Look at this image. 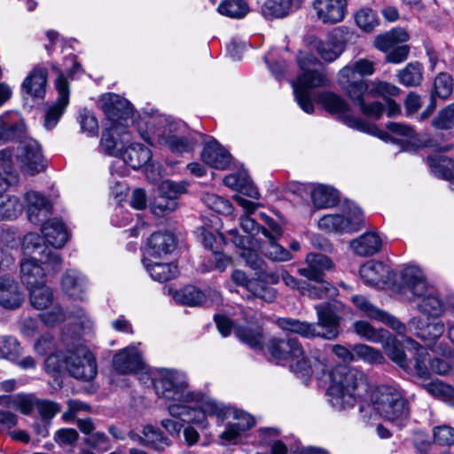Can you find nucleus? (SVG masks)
I'll return each instance as SVG.
<instances>
[{
	"label": "nucleus",
	"instance_id": "f257e3e1",
	"mask_svg": "<svg viewBox=\"0 0 454 454\" xmlns=\"http://www.w3.org/2000/svg\"><path fill=\"white\" fill-rule=\"evenodd\" d=\"M402 283L395 286L396 293L411 296L409 301L415 309L428 319L439 318L445 311V304L438 291L429 286L420 269L413 266L404 268L401 271Z\"/></svg>",
	"mask_w": 454,
	"mask_h": 454
},
{
	"label": "nucleus",
	"instance_id": "f03ea898",
	"mask_svg": "<svg viewBox=\"0 0 454 454\" xmlns=\"http://www.w3.org/2000/svg\"><path fill=\"white\" fill-rule=\"evenodd\" d=\"M330 380L329 402L339 411L353 407L369 388L365 374L356 368L336 366L330 373Z\"/></svg>",
	"mask_w": 454,
	"mask_h": 454
},
{
	"label": "nucleus",
	"instance_id": "7ed1b4c3",
	"mask_svg": "<svg viewBox=\"0 0 454 454\" xmlns=\"http://www.w3.org/2000/svg\"><path fill=\"white\" fill-rule=\"evenodd\" d=\"M317 315V323H309L290 317H281L277 325L284 331L291 332L306 339L321 337L333 340L340 333V317L335 307L331 303L315 306Z\"/></svg>",
	"mask_w": 454,
	"mask_h": 454
},
{
	"label": "nucleus",
	"instance_id": "20e7f679",
	"mask_svg": "<svg viewBox=\"0 0 454 454\" xmlns=\"http://www.w3.org/2000/svg\"><path fill=\"white\" fill-rule=\"evenodd\" d=\"M297 62L301 70L296 81L292 82L295 99L300 107L307 114L314 112L311 90L313 88L325 86L326 79L318 72L317 67L321 62L311 53L300 51L297 56Z\"/></svg>",
	"mask_w": 454,
	"mask_h": 454
},
{
	"label": "nucleus",
	"instance_id": "39448f33",
	"mask_svg": "<svg viewBox=\"0 0 454 454\" xmlns=\"http://www.w3.org/2000/svg\"><path fill=\"white\" fill-rule=\"evenodd\" d=\"M371 403L375 411L385 419L397 426L410 416V404L404 391L397 385H380L370 395Z\"/></svg>",
	"mask_w": 454,
	"mask_h": 454
},
{
	"label": "nucleus",
	"instance_id": "423d86ee",
	"mask_svg": "<svg viewBox=\"0 0 454 454\" xmlns=\"http://www.w3.org/2000/svg\"><path fill=\"white\" fill-rule=\"evenodd\" d=\"M153 384L157 395L166 400L193 403L200 397L199 393L188 389L186 374L176 369H157L153 377Z\"/></svg>",
	"mask_w": 454,
	"mask_h": 454
},
{
	"label": "nucleus",
	"instance_id": "0eeeda50",
	"mask_svg": "<svg viewBox=\"0 0 454 454\" xmlns=\"http://www.w3.org/2000/svg\"><path fill=\"white\" fill-rule=\"evenodd\" d=\"M160 128L157 132L158 143L166 146L174 153L193 151L197 139L190 131L186 123L170 117H161Z\"/></svg>",
	"mask_w": 454,
	"mask_h": 454
},
{
	"label": "nucleus",
	"instance_id": "6e6552de",
	"mask_svg": "<svg viewBox=\"0 0 454 454\" xmlns=\"http://www.w3.org/2000/svg\"><path fill=\"white\" fill-rule=\"evenodd\" d=\"M62 266V259L57 252L44 248L37 261L35 258H23L20 262V278L27 289L45 282L46 271L56 273Z\"/></svg>",
	"mask_w": 454,
	"mask_h": 454
},
{
	"label": "nucleus",
	"instance_id": "1a4fd4ad",
	"mask_svg": "<svg viewBox=\"0 0 454 454\" xmlns=\"http://www.w3.org/2000/svg\"><path fill=\"white\" fill-rule=\"evenodd\" d=\"M377 62L373 59L360 58L340 69L337 83L344 94H356L367 91L370 81L362 77L372 76L377 70Z\"/></svg>",
	"mask_w": 454,
	"mask_h": 454
},
{
	"label": "nucleus",
	"instance_id": "9d476101",
	"mask_svg": "<svg viewBox=\"0 0 454 454\" xmlns=\"http://www.w3.org/2000/svg\"><path fill=\"white\" fill-rule=\"evenodd\" d=\"M267 348L274 359L288 363L294 372H306L309 367L303 346L295 337L272 338L269 340Z\"/></svg>",
	"mask_w": 454,
	"mask_h": 454
},
{
	"label": "nucleus",
	"instance_id": "9b49d317",
	"mask_svg": "<svg viewBox=\"0 0 454 454\" xmlns=\"http://www.w3.org/2000/svg\"><path fill=\"white\" fill-rule=\"evenodd\" d=\"M64 364L66 369L74 378L84 381L91 380L98 372L94 355L80 342L68 348L64 357Z\"/></svg>",
	"mask_w": 454,
	"mask_h": 454
},
{
	"label": "nucleus",
	"instance_id": "f8f14e48",
	"mask_svg": "<svg viewBox=\"0 0 454 454\" xmlns=\"http://www.w3.org/2000/svg\"><path fill=\"white\" fill-rule=\"evenodd\" d=\"M318 103L331 114H336L349 128L368 133L375 129L368 122L350 114L349 104L339 94L325 91L318 95Z\"/></svg>",
	"mask_w": 454,
	"mask_h": 454
},
{
	"label": "nucleus",
	"instance_id": "ddd939ff",
	"mask_svg": "<svg viewBox=\"0 0 454 454\" xmlns=\"http://www.w3.org/2000/svg\"><path fill=\"white\" fill-rule=\"evenodd\" d=\"M364 222V215L361 209L350 205L341 214L325 215L318 220V227L321 230L337 232L348 233L358 231Z\"/></svg>",
	"mask_w": 454,
	"mask_h": 454
},
{
	"label": "nucleus",
	"instance_id": "4468645a",
	"mask_svg": "<svg viewBox=\"0 0 454 454\" xmlns=\"http://www.w3.org/2000/svg\"><path fill=\"white\" fill-rule=\"evenodd\" d=\"M360 277L367 286L384 288L390 287L396 293L395 286L402 283L401 275L398 278L395 277L390 268L382 262L371 260L364 263L360 268Z\"/></svg>",
	"mask_w": 454,
	"mask_h": 454
},
{
	"label": "nucleus",
	"instance_id": "2eb2a0df",
	"mask_svg": "<svg viewBox=\"0 0 454 454\" xmlns=\"http://www.w3.org/2000/svg\"><path fill=\"white\" fill-rule=\"evenodd\" d=\"M202 411L209 416H215L218 423L225 420H232L234 425L243 433L250 429L254 425V420L248 413L237 410L233 407L226 406L214 399H208L203 402Z\"/></svg>",
	"mask_w": 454,
	"mask_h": 454
},
{
	"label": "nucleus",
	"instance_id": "dca6fc26",
	"mask_svg": "<svg viewBox=\"0 0 454 454\" xmlns=\"http://www.w3.org/2000/svg\"><path fill=\"white\" fill-rule=\"evenodd\" d=\"M131 140L130 133L123 125L111 124L103 131L99 147L104 153L121 158L126 145Z\"/></svg>",
	"mask_w": 454,
	"mask_h": 454
},
{
	"label": "nucleus",
	"instance_id": "f3484780",
	"mask_svg": "<svg viewBox=\"0 0 454 454\" xmlns=\"http://www.w3.org/2000/svg\"><path fill=\"white\" fill-rule=\"evenodd\" d=\"M17 160L21 170L29 176H34L44 168L41 147L34 139L23 141L19 145Z\"/></svg>",
	"mask_w": 454,
	"mask_h": 454
},
{
	"label": "nucleus",
	"instance_id": "a211bd4d",
	"mask_svg": "<svg viewBox=\"0 0 454 454\" xmlns=\"http://www.w3.org/2000/svg\"><path fill=\"white\" fill-rule=\"evenodd\" d=\"M351 301L364 317L386 325L399 334H403L405 332V325L398 318L374 306L365 296L354 295Z\"/></svg>",
	"mask_w": 454,
	"mask_h": 454
},
{
	"label": "nucleus",
	"instance_id": "6ab92c4d",
	"mask_svg": "<svg viewBox=\"0 0 454 454\" xmlns=\"http://www.w3.org/2000/svg\"><path fill=\"white\" fill-rule=\"evenodd\" d=\"M101 108L112 124H119L120 121H127L133 115V107L130 103L114 93L103 95ZM120 125H122L120 122Z\"/></svg>",
	"mask_w": 454,
	"mask_h": 454
},
{
	"label": "nucleus",
	"instance_id": "aec40b11",
	"mask_svg": "<svg viewBox=\"0 0 454 454\" xmlns=\"http://www.w3.org/2000/svg\"><path fill=\"white\" fill-rule=\"evenodd\" d=\"M347 0H314L312 7L318 20L324 24L341 22L347 12Z\"/></svg>",
	"mask_w": 454,
	"mask_h": 454
},
{
	"label": "nucleus",
	"instance_id": "412c9836",
	"mask_svg": "<svg viewBox=\"0 0 454 454\" xmlns=\"http://www.w3.org/2000/svg\"><path fill=\"white\" fill-rule=\"evenodd\" d=\"M56 88L59 92L58 99L46 109L44 115V127L47 129H51L57 125L69 100L68 82L63 74L56 80Z\"/></svg>",
	"mask_w": 454,
	"mask_h": 454
},
{
	"label": "nucleus",
	"instance_id": "4be33fe9",
	"mask_svg": "<svg viewBox=\"0 0 454 454\" xmlns=\"http://www.w3.org/2000/svg\"><path fill=\"white\" fill-rule=\"evenodd\" d=\"M307 267L300 268L298 273L315 282H320L325 273L333 269L332 260L323 254L309 253L306 256Z\"/></svg>",
	"mask_w": 454,
	"mask_h": 454
},
{
	"label": "nucleus",
	"instance_id": "5701e85b",
	"mask_svg": "<svg viewBox=\"0 0 454 454\" xmlns=\"http://www.w3.org/2000/svg\"><path fill=\"white\" fill-rule=\"evenodd\" d=\"M25 200L27 218L32 223L38 224L51 215L52 205L41 193L27 192Z\"/></svg>",
	"mask_w": 454,
	"mask_h": 454
},
{
	"label": "nucleus",
	"instance_id": "b1692460",
	"mask_svg": "<svg viewBox=\"0 0 454 454\" xmlns=\"http://www.w3.org/2000/svg\"><path fill=\"white\" fill-rule=\"evenodd\" d=\"M210 399L209 397H203L200 395L199 400L195 401L200 403L199 410L188 406L187 403L178 402L168 405V411L169 414L176 418H180L184 422L195 423L201 425L203 427H207L206 416H209L202 411V403L204 401Z\"/></svg>",
	"mask_w": 454,
	"mask_h": 454
},
{
	"label": "nucleus",
	"instance_id": "393cba45",
	"mask_svg": "<svg viewBox=\"0 0 454 454\" xmlns=\"http://www.w3.org/2000/svg\"><path fill=\"white\" fill-rule=\"evenodd\" d=\"M142 366V356L136 346L123 348L113 359L114 369L121 374L133 373L141 369Z\"/></svg>",
	"mask_w": 454,
	"mask_h": 454
},
{
	"label": "nucleus",
	"instance_id": "a878e982",
	"mask_svg": "<svg viewBox=\"0 0 454 454\" xmlns=\"http://www.w3.org/2000/svg\"><path fill=\"white\" fill-rule=\"evenodd\" d=\"M202 160L212 168H226L231 162L230 153L213 137H207L201 152Z\"/></svg>",
	"mask_w": 454,
	"mask_h": 454
},
{
	"label": "nucleus",
	"instance_id": "bb28decb",
	"mask_svg": "<svg viewBox=\"0 0 454 454\" xmlns=\"http://www.w3.org/2000/svg\"><path fill=\"white\" fill-rule=\"evenodd\" d=\"M410 327L417 337L424 341H434L442 335L445 325L442 320L427 321L420 317H413L409 322Z\"/></svg>",
	"mask_w": 454,
	"mask_h": 454
},
{
	"label": "nucleus",
	"instance_id": "cd10ccee",
	"mask_svg": "<svg viewBox=\"0 0 454 454\" xmlns=\"http://www.w3.org/2000/svg\"><path fill=\"white\" fill-rule=\"evenodd\" d=\"M314 49L322 59L326 62H333L345 50V43L339 38L337 32L328 34L325 40L317 41Z\"/></svg>",
	"mask_w": 454,
	"mask_h": 454
},
{
	"label": "nucleus",
	"instance_id": "c85d7f7f",
	"mask_svg": "<svg viewBox=\"0 0 454 454\" xmlns=\"http://www.w3.org/2000/svg\"><path fill=\"white\" fill-rule=\"evenodd\" d=\"M87 286L88 281L86 277L77 270L68 269L61 278V288L70 297L80 300L83 299Z\"/></svg>",
	"mask_w": 454,
	"mask_h": 454
},
{
	"label": "nucleus",
	"instance_id": "c756f323",
	"mask_svg": "<svg viewBox=\"0 0 454 454\" xmlns=\"http://www.w3.org/2000/svg\"><path fill=\"white\" fill-rule=\"evenodd\" d=\"M176 247V239L170 232H156L148 239L146 254L147 258L158 259L170 254Z\"/></svg>",
	"mask_w": 454,
	"mask_h": 454
},
{
	"label": "nucleus",
	"instance_id": "7c9ffc66",
	"mask_svg": "<svg viewBox=\"0 0 454 454\" xmlns=\"http://www.w3.org/2000/svg\"><path fill=\"white\" fill-rule=\"evenodd\" d=\"M23 294L19 284L12 278H0V305L5 309H15L22 304Z\"/></svg>",
	"mask_w": 454,
	"mask_h": 454
},
{
	"label": "nucleus",
	"instance_id": "2f4dec72",
	"mask_svg": "<svg viewBox=\"0 0 454 454\" xmlns=\"http://www.w3.org/2000/svg\"><path fill=\"white\" fill-rule=\"evenodd\" d=\"M381 247V238L374 231L365 232L350 241L352 251L359 256L373 255L380 251Z\"/></svg>",
	"mask_w": 454,
	"mask_h": 454
},
{
	"label": "nucleus",
	"instance_id": "473e14b6",
	"mask_svg": "<svg viewBox=\"0 0 454 454\" xmlns=\"http://www.w3.org/2000/svg\"><path fill=\"white\" fill-rule=\"evenodd\" d=\"M152 158V152L146 146L132 143L131 141L126 145L121 160L123 163L130 166L134 169H137L146 165Z\"/></svg>",
	"mask_w": 454,
	"mask_h": 454
},
{
	"label": "nucleus",
	"instance_id": "72a5a7b5",
	"mask_svg": "<svg viewBox=\"0 0 454 454\" xmlns=\"http://www.w3.org/2000/svg\"><path fill=\"white\" fill-rule=\"evenodd\" d=\"M46 82V68L36 67L25 78L21 88L30 97L42 98L45 93Z\"/></svg>",
	"mask_w": 454,
	"mask_h": 454
},
{
	"label": "nucleus",
	"instance_id": "f704fd0d",
	"mask_svg": "<svg viewBox=\"0 0 454 454\" xmlns=\"http://www.w3.org/2000/svg\"><path fill=\"white\" fill-rule=\"evenodd\" d=\"M41 231L45 241L53 247L61 248L68 240L67 229L59 219L45 222L43 223Z\"/></svg>",
	"mask_w": 454,
	"mask_h": 454
},
{
	"label": "nucleus",
	"instance_id": "c9c22d12",
	"mask_svg": "<svg viewBox=\"0 0 454 454\" xmlns=\"http://www.w3.org/2000/svg\"><path fill=\"white\" fill-rule=\"evenodd\" d=\"M301 0H265L261 6L262 15L270 20L287 16L298 7Z\"/></svg>",
	"mask_w": 454,
	"mask_h": 454
},
{
	"label": "nucleus",
	"instance_id": "e433bc0d",
	"mask_svg": "<svg viewBox=\"0 0 454 454\" xmlns=\"http://www.w3.org/2000/svg\"><path fill=\"white\" fill-rule=\"evenodd\" d=\"M408 40V33L403 28L397 27L378 35L374 39L373 45L380 51L387 53Z\"/></svg>",
	"mask_w": 454,
	"mask_h": 454
},
{
	"label": "nucleus",
	"instance_id": "4c0bfd02",
	"mask_svg": "<svg viewBox=\"0 0 454 454\" xmlns=\"http://www.w3.org/2000/svg\"><path fill=\"white\" fill-rule=\"evenodd\" d=\"M224 184L238 190L252 199H259L260 193L246 171H239L225 176Z\"/></svg>",
	"mask_w": 454,
	"mask_h": 454
},
{
	"label": "nucleus",
	"instance_id": "58836bf2",
	"mask_svg": "<svg viewBox=\"0 0 454 454\" xmlns=\"http://www.w3.org/2000/svg\"><path fill=\"white\" fill-rule=\"evenodd\" d=\"M153 258H145L143 263L149 272L150 276L156 281L166 282L178 274L177 266L174 263H162L153 260Z\"/></svg>",
	"mask_w": 454,
	"mask_h": 454
},
{
	"label": "nucleus",
	"instance_id": "ea45409f",
	"mask_svg": "<svg viewBox=\"0 0 454 454\" xmlns=\"http://www.w3.org/2000/svg\"><path fill=\"white\" fill-rule=\"evenodd\" d=\"M25 123L19 116L0 117L1 141H12L21 137L25 133Z\"/></svg>",
	"mask_w": 454,
	"mask_h": 454
},
{
	"label": "nucleus",
	"instance_id": "a19ab883",
	"mask_svg": "<svg viewBox=\"0 0 454 454\" xmlns=\"http://www.w3.org/2000/svg\"><path fill=\"white\" fill-rule=\"evenodd\" d=\"M380 343L389 359L405 372L411 371L410 362L406 358L402 344L395 337L388 333L387 337Z\"/></svg>",
	"mask_w": 454,
	"mask_h": 454
},
{
	"label": "nucleus",
	"instance_id": "79ce46f5",
	"mask_svg": "<svg viewBox=\"0 0 454 454\" xmlns=\"http://www.w3.org/2000/svg\"><path fill=\"white\" fill-rule=\"evenodd\" d=\"M348 98L352 102L353 105L358 107L359 111L365 116L372 119H380L385 111V107L382 103L379 101H372L367 103L364 97L367 95V91L356 94H345Z\"/></svg>",
	"mask_w": 454,
	"mask_h": 454
},
{
	"label": "nucleus",
	"instance_id": "37998d69",
	"mask_svg": "<svg viewBox=\"0 0 454 454\" xmlns=\"http://www.w3.org/2000/svg\"><path fill=\"white\" fill-rule=\"evenodd\" d=\"M311 199L316 207L325 208L333 207L338 200V192L332 187L317 184L313 187L309 186Z\"/></svg>",
	"mask_w": 454,
	"mask_h": 454
},
{
	"label": "nucleus",
	"instance_id": "c03bdc74",
	"mask_svg": "<svg viewBox=\"0 0 454 454\" xmlns=\"http://www.w3.org/2000/svg\"><path fill=\"white\" fill-rule=\"evenodd\" d=\"M427 161L434 174L442 179L454 182V161L442 155L429 156Z\"/></svg>",
	"mask_w": 454,
	"mask_h": 454
},
{
	"label": "nucleus",
	"instance_id": "a18cd8bd",
	"mask_svg": "<svg viewBox=\"0 0 454 454\" xmlns=\"http://www.w3.org/2000/svg\"><path fill=\"white\" fill-rule=\"evenodd\" d=\"M142 445L153 449L157 451H162L171 444L168 438L165 437L160 429L153 426H145L143 428Z\"/></svg>",
	"mask_w": 454,
	"mask_h": 454
},
{
	"label": "nucleus",
	"instance_id": "49530a36",
	"mask_svg": "<svg viewBox=\"0 0 454 454\" xmlns=\"http://www.w3.org/2000/svg\"><path fill=\"white\" fill-rule=\"evenodd\" d=\"M355 333L362 339L373 343L383 342L388 332L383 328L376 329L365 320H358L354 324Z\"/></svg>",
	"mask_w": 454,
	"mask_h": 454
},
{
	"label": "nucleus",
	"instance_id": "de8ad7c7",
	"mask_svg": "<svg viewBox=\"0 0 454 454\" xmlns=\"http://www.w3.org/2000/svg\"><path fill=\"white\" fill-rule=\"evenodd\" d=\"M400 83L406 87H416L423 81V67L419 62H411L397 74Z\"/></svg>",
	"mask_w": 454,
	"mask_h": 454
},
{
	"label": "nucleus",
	"instance_id": "09e8293b",
	"mask_svg": "<svg viewBox=\"0 0 454 454\" xmlns=\"http://www.w3.org/2000/svg\"><path fill=\"white\" fill-rule=\"evenodd\" d=\"M423 388L434 398L454 406V387L441 380H433L423 384Z\"/></svg>",
	"mask_w": 454,
	"mask_h": 454
},
{
	"label": "nucleus",
	"instance_id": "8fccbe9b",
	"mask_svg": "<svg viewBox=\"0 0 454 454\" xmlns=\"http://www.w3.org/2000/svg\"><path fill=\"white\" fill-rule=\"evenodd\" d=\"M235 335L252 348H262L263 334L261 327L239 326L234 330Z\"/></svg>",
	"mask_w": 454,
	"mask_h": 454
},
{
	"label": "nucleus",
	"instance_id": "3c124183",
	"mask_svg": "<svg viewBox=\"0 0 454 454\" xmlns=\"http://www.w3.org/2000/svg\"><path fill=\"white\" fill-rule=\"evenodd\" d=\"M430 361L431 358L428 352L418 345L413 364L411 365V371L408 372L414 373L420 379H427L430 375ZM410 364H411L410 363Z\"/></svg>",
	"mask_w": 454,
	"mask_h": 454
},
{
	"label": "nucleus",
	"instance_id": "603ef678",
	"mask_svg": "<svg viewBox=\"0 0 454 454\" xmlns=\"http://www.w3.org/2000/svg\"><path fill=\"white\" fill-rule=\"evenodd\" d=\"M30 292V302L32 306L37 309H45L53 301V294L51 289L45 285H37L28 288Z\"/></svg>",
	"mask_w": 454,
	"mask_h": 454
},
{
	"label": "nucleus",
	"instance_id": "864d4df0",
	"mask_svg": "<svg viewBox=\"0 0 454 454\" xmlns=\"http://www.w3.org/2000/svg\"><path fill=\"white\" fill-rule=\"evenodd\" d=\"M217 10L222 15L232 19L244 18L249 12L247 4L243 0H224Z\"/></svg>",
	"mask_w": 454,
	"mask_h": 454
},
{
	"label": "nucleus",
	"instance_id": "5fc2aeb1",
	"mask_svg": "<svg viewBox=\"0 0 454 454\" xmlns=\"http://www.w3.org/2000/svg\"><path fill=\"white\" fill-rule=\"evenodd\" d=\"M174 298L176 301L187 306H199L206 301V295L195 286H189L176 292Z\"/></svg>",
	"mask_w": 454,
	"mask_h": 454
},
{
	"label": "nucleus",
	"instance_id": "6e6d98bb",
	"mask_svg": "<svg viewBox=\"0 0 454 454\" xmlns=\"http://www.w3.org/2000/svg\"><path fill=\"white\" fill-rule=\"evenodd\" d=\"M370 87H368L367 96L372 98L377 97H395L400 93V89L386 81L374 80L370 81Z\"/></svg>",
	"mask_w": 454,
	"mask_h": 454
},
{
	"label": "nucleus",
	"instance_id": "4d7b16f0",
	"mask_svg": "<svg viewBox=\"0 0 454 454\" xmlns=\"http://www.w3.org/2000/svg\"><path fill=\"white\" fill-rule=\"evenodd\" d=\"M338 290L332 284L324 281V278L320 282H317L315 285H309L307 283L305 287V294L313 299H324L332 298L337 295Z\"/></svg>",
	"mask_w": 454,
	"mask_h": 454
},
{
	"label": "nucleus",
	"instance_id": "13d9d810",
	"mask_svg": "<svg viewBox=\"0 0 454 454\" xmlns=\"http://www.w3.org/2000/svg\"><path fill=\"white\" fill-rule=\"evenodd\" d=\"M21 211V204L18 197L0 196V220L15 218Z\"/></svg>",
	"mask_w": 454,
	"mask_h": 454
},
{
	"label": "nucleus",
	"instance_id": "bf43d9fd",
	"mask_svg": "<svg viewBox=\"0 0 454 454\" xmlns=\"http://www.w3.org/2000/svg\"><path fill=\"white\" fill-rule=\"evenodd\" d=\"M355 20L357 27L367 33L373 31L379 25L376 12L370 8L360 9L355 15Z\"/></svg>",
	"mask_w": 454,
	"mask_h": 454
},
{
	"label": "nucleus",
	"instance_id": "052dcab7",
	"mask_svg": "<svg viewBox=\"0 0 454 454\" xmlns=\"http://www.w3.org/2000/svg\"><path fill=\"white\" fill-rule=\"evenodd\" d=\"M278 239H268L267 243L262 246L264 254L272 261L287 262L292 259L290 252L280 246Z\"/></svg>",
	"mask_w": 454,
	"mask_h": 454
},
{
	"label": "nucleus",
	"instance_id": "680f3d73",
	"mask_svg": "<svg viewBox=\"0 0 454 454\" xmlns=\"http://www.w3.org/2000/svg\"><path fill=\"white\" fill-rule=\"evenodd\" d=\"M355 352V360L361 359L369 364H381L384 361V356L380 350L365 345L356 344L353 346Z\"/></svg>",
	"mask_w": 454,
	"mask_h": 454
},
{
	"label": "nucleus",
	"instance_id": "e2e57ef3",
	"mask_svg": "<svg viewBox=\"0 0 454 454\" xmlns=\"http://www.w3.org/2000/svg\"><path fill=\"white\" fill-rule=\"evenodd\" d=\"M202 200L207 207L219 214L231 215L233 211V206L231 203L228 200H225L216 194L206 193L203 196Z\"/></svg>",
	"mask_w": 454,
	"mask_h": 454
},
{
	"label": "nucleus",
	"instance_id": "0e129e2a",
	"mask_svg": "<svg viewBox=\"0 0 454 454\" xmlns=\"http://www.w3.org/2000/svg\"><path fill=\"white\" fill-rule=\"evenodd\" d=\"M21 348L18 340L11 336L0 338V358L15 360L19 357Z\"/></svg>",
	"mask_w": 454,
	"mask_h": 454
},
{
	"label": "nucleus",
	"instance_id": "69168bd1",
	"mask_svg": "<svg viewBox=\"0 0 454 454\" xmlns=\"http://www.w3.org/2000/svg\"><path fill=\"white\" fill-rule=\"evenodd\" d=\"M432 124L439 129H449L454 126V104L442 108L433 120Z\"/></svg>",
	"mask_w": 454,
	"mask_h": 454
},
{
	"label": "nucleus",
	"instance_id": "338daca9",
	"mask_svg": "<svg viewBox=\"0 0 454 454\" xmlns=\"http://www.w3.org/2000/svg\"><path fill=\"white\" fill-rule=\"evenodd\" d=\"M82 132L87 136H96L98 132V123L94 114L88 109L80 111L78 118Z\"/></svg>",
	"mask_w": 454,
	"mask_h": 454
},
{
	"label": "nucleus",
	"instance_id": "774afa93",
	"mask_svg": "<svg viewBox=\"0 0 454 454\" xmlns=\"http://www.w3.org/2000/svg\"><path fill=\"white\" fill-rule=\"evenodd\" d=\"M434 86V94L439 98L445 99L452 93V78L446 73H441L435 77Z\"/></svg>",
	"mask_w": 454,
	"mask_h": 454
}]
</instances>
